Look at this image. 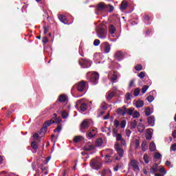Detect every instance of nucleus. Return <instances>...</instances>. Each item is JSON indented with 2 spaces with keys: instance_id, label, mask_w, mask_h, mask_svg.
<instances>
[{
  "instance_id": "8",
  "label": "nucleus",
  "mask_w": 176,
  "mask_h": 176,
  "mask_svg": "<svg viewBox=\"0 0 176 176\" xmlns=\"http://www.w3.org/2000/svg\"><path fill=\"white\" fill-rule=\"evenodd\" d=\"M79 64L82 68H90L91 62L89 59L82 58L79 60Z\"/></svg>"
},
{
  "instance_id": "11",
  "label": "nucleus",
  "mask_w": 176,
  "mask_h": 176,
  "mask_svg": "<svg viewBox=\"0 0 176 176\" xmlns=\"http://www.w3.org/2000/svg\"><path fill=\"white\" fill-rule=\"evenodd\" d=\"M99 78L100 76L98 75V73L94 72L91 75L90 82L92 83V85H97V83H98Z\"/></svg>"
},
{
  "instance_id": "46",
  "label": "nucleus",
  "mask_w": 176,
  "mask_h": 176,
  "mask_svg": "<svg viewBox=\"0 0 176 176\" xmlns=\"http://www.w3.org/2000/svg\"><path fill=\"white\" fill-rule=\"evenodd\" d=\"M140 148V140H135V148L138 149Z\"/></svg>"
},
{
  "instance_id": "37",
  "label": "nucleus",
  "mask_w": 176,
  "mask_h": 176,
  "mask_svg": "<svg viewBox=\"0 0 176 176\" xmlns=\"http://www.w3.org/2000/svg\"><path fill=\"white\" fill-rule=\"evenodd\" d=\"M153 113V111H152V109H151L150 108H146L145 109V113L146 115V116H149V115H151V113Z\"/></svg>"
},
{
  "instance_id": "55",
  "label": "nucleus",
  "mask_w": 176,
  "mask_h": 176,
  "mask_svg": "<svg viewBox=\"0 0 176 176\" xmlns=\"http://www.w3.org/2000/svg\"><path fill=\"white\" fill-rule=\"evenodd\" d=\"M138 76L140 78V79H144V78H145V74L144 72H142L139 74Z\"/></svg>"
},
{
  "instance_id": "54",
  "label": "nucleus",
  "mask_w": 176,
  "mask_h": 176,
  "mask_svg": "<svg viewBox=\"0 0 176 176\" xmlns=\"http://www.w3.org/2000/svg\"><path fill=\"white\" fill-rule=\"evenodd\" d=\"M125 134H126V137H130V135L131 134V131H130V129H126Z\"/></svg>"
},
{
  "instance_id": "47",
  "label": "nucleus",
  "mask_w": 176,
  "mask_h": 176,
  "mask_svg": "<svg viewBox=\"0 0 176 176\" xmlns=\"http://www.w3.org/2000/svg\"><path fill=\"white\" fill-rule=\"evenodd\" d=\"M129 87H135V80H131V82H129Z\"/></svg>"
},
{
  "instance_id": "42",
  "label": "nucleus",
  "mask_w": 176,
  "mask_h": 176,
  "mask_svg": "<svg viewBox=\"0 0 176 176\" xmlns=\"http://www.w3.org/2000/svg\"><path fill=\"white\" fill-rule=\"evenodd\" d=\"M131 127L132 129H135L137 127V120H134L131 123Z\"/></svg>"
},
{
  "instance_id": "20",
  "label": "nucleus",
  "mask_w": 176,
  "mask_h": 176,
  "mask_svg": "<svg viewBox=\"0 0 176 176\" xmlns=\"http://www.w3.org/2000/svg\"><path fill=\"white\" fill-rule=\"evenodd\" d=\"M147 122L149 126H155V117L153 116L148 117L147 119Z\"/></svg>"
},
{
  "instance_id": "32",
  "label": "nucleus",
  "mask_w": 176,
  "mask_h": 176,
  "mask_svg": "<svg viewBox=\"0 0 176 176\" xmlns=\"http://www.w3.org/2000/svg\"><path fill=\"white\" fill-rule=\"evenodd\" d=\"M149 149L151 152H154V151H156V144H155L154 142H151L149 145Z\"/></svg>"
},
{
  "instance_id": "62",
  "label": "nucleus",
  "mask_w": 176,
  "mask_h": 176,
  "mask_svg": "<svg viewBox=\"0 0 176 176\" xmlns=\"http://www.w3.org/2000/svg\"><path fill=\"white\" fill-rule=\"evenodd\" d=\"M33 138H34V140H38V138H39V134H38V133H34V134L33 135Z\"/></svg>"
},
{
  "instance_id": "25",
  "label": "nucleus",
  "mask_w": 176,
  "mask_h": 176,
  "mask_svg": "<svg viewBox=\"0 0 176 176\" xmlns=\"http://www.w3.org/2000/svg\"><path fill=\"white\" fill-rule=\"evenodd\" d=\"M135 105L136 108H142L144 107V101L138 100L135 102Z\"/></svg>"
},
{
  "instance_id": "58",
  "label": "nucleus",
  "mask_w": 176,
  "mask_h": 176,
  "mask_svg": "<svg viewBox=\"0 0 176 176\" xmlns=\"http://www.w3.org/2000/svg\"><path fill=\"white\" fill-rule=\"evenodd\" d=\"M126 101H129V100H131V94H126Z\"/></svg>"
},
{
  "instance_id": "28",
  "label": "nucleus",
  "mask_w": 176,
  "mask_h": 176,
  "mask_svg": "<svg viewBox=\"0 0 176 176\" xmlns=\"http://www.w3.org/2000/svg\"><path fill=\"white\" fill-rule=\"evenodd\" d=\"M109 31L110 34H115V32H116V28H115L113 25H110L109 26Z\"/></svg>"
},
{
  "instance_id": "49",
  "label": "nucleus",
  "mask_w": 176,
  "mask_h": 176,
  "mask_svg": "<svg viewBox=\"0 0 176 176\" xmlns=\"http://www.w3.org/2000/svg\"><path fill=\"white\" fill-rule=\"evenodd\" d=\"M62 117L63 119H67L68 118V113L67 111L62 112Z\"/></svg>"
},
{
  "instance_id": "64",
  "label": "nucleus",
  "mask_w": 176,
  "mask_h": 176,
  "mask_svg": "<svg viewBox=\"0 0 176 176\" xmlns=\"http://www.w3.org/2000/svg\"><path fill=\"white\" fill-rule=\"evenodd\" d=\"M47 32H49V28L45 27L44 28V34H46Z\"/></svg>"
},
{
  "instance_id": "45",
  "label": "nucleus",
  "mask_w": 176,
  "mask_h": 176,
  "mask_svg": "<svg viewBox=\"0 0 176 176\" xmlns=\"http://www.w3.org/2000/svg\"><path fill=\"white\" fill-rule=\"evenodd\" d=\"M154 157L155 159H162V154L160 153H155Z\"/></svg>"
},
{
  "instance_id": "44",
  "label": "nucleus",
  "mask_w": 176,
  "mask_h": 176,
  "mask_svg": "<svg viewBox=\"0 0 176 176\" xmlns=\"http://www.w3.org/2000/svg\"><path fill=\"white\" fill-rule=\"evenodd\" d=\"M142 149L144 152L146 151V142H143L142 144Z\"/></svg>"
},
{
  "instance_id": "52",
  "label": "nucleus",
  "mask_w": 176,
  "mask_h": 176,
  "mask_svg": "<svg viewBox=\"0 0 176 176\" xmlns=\"http://www.w3.org/2000/svg\"><path fill=\"white\" fill-rule=\"evenodd\" d=\"M135 69L136 71H141V69H142V65H138L135 67Z\"/></svg>"
},
{
  "instance_id": "63",
  "label": "nucleus",
  "mask_w": 176,
  "mask_h": 176,
  "mask_svg": "<svg viewBox=\"0 0 176 176\" xmlns=\"http://www.w3.org/2000/svg\"><path fill=\"white\" fill-rule=\"evenodd\" d=\"M43 43H47V42H49L47 37H43Z\"/></svg>"
},
{
  "instance_id": "7",
  "label": "nucleus",
  "mask_w": 176,
  "mask_h": 176,
  "mask_svg": "<svg viewBox=\"0 0 176 176\" xmlns=\"http://www.w3.org/2000/svg\"><path fill=\"white\" fill-rule=\"evenodd\" d=\"M96 34L99 39H105L107 38V31L103 28H99L96 29Z\"/></svg>"
},
{
  "instance_id": "38",
  "label": "nucleus",
  "mask_w": 176,
  "mask_h": 176,
  "mask_svg": "<svg viewBox=\"0 0 176 176\" xmlns=\"http://www.w3.org/2000/svg\"><path fill=\"white\" fill-rule=\"evenodd\" d=\"M138 131H140V133H142V131H144V130H145V126L142 124H140L138 126Z\"/></svg>"
},
{
  "instance_id": "60",
  "label": "nucleus",
  "mask_w": 176,
  "mask_h": 176,
  "mask_svg": "<svg viewBox=\"0 0 176 176\" xmlns=\"http://www.w3.org/2000/svg\"><path fill=\"white\" fill-rule=\"evenodd\" d=\"M62 127H61V126H58L55 130H54V131H57L58 133H60V131H61V130H62Z\"/></svg>"
},
{
  "instance_id": "50",
  "label": "nucleus",
  "mask_w": 176,
  "mask_h": 176,
  "mask_svg": "<svg viewBox=\"0 0 176 176\" xmlns=\"http://www.w3.org/2000/svg\"><path fill=\"white\" fill-rule=\"evenodd\" d=\"M165 165L167 166V167H169V168H173V166L171 165V162L170 161H166Z\"/></svg>"
},
{
  "instance_id": "12",
  "label": "nucleus",
  "mask_w": 176,
  "mask_h": 176,
  "mask_svg": "<svg viewBox=\"0 0 176 176\" xmlns=\"http://www.w3.org/2000/svg\"><path fill=\"white\" fill-rule=\"evenodd\" d=\"M106 6L104 3H99L96 8L95 13L96 14H101L102 12L105 10Z\"/></svg>"
},
{
  "instance_id": "48",
  "label": "nucleus",
  "mask_w": 176,
  "mask_h": 176,
  "mask_svg": "<svg viewBox=\"0 0 176 176\" xmlns=\"http://www.w3.org/2000/svg\"><path fill=\"white\" fill-rule=\"evenodd\" d=\"M153 100H155V98L153 97V96H148L147 97V101H148V102H152Z\"/></svg>"
},
{
  "instance_id": "61",
  "label": "nucleus",
  "mask_w": 176,
  "mask_h": 176,
  "mask_svg": "<svg viewBox=\"0 0 176 176\" xmlns=\"http://www.w3.org/2000/svg\"><path fill=\"white\" fill-rule=\"evenodd\" d=\"M109 12H113V9H115L113 8V6H112L111 5H109Z\"/></svg>"
},
{
  "instance_id": "29",
  "label": "nucleus",
  "mask_w": 176,
  "mask_h": 176,
  "mask_svg": "<svg viewBox=\"0 0 176 176\" xmlns=\"http://www.w3.org/2000/svg\"><path fill=\"white\" fill-rule=\"evenodd\" d=\"M113 96H115V92L112 91V92H107V94H106V98H107V100H111L112 98V97H113Z\"/></svg>"
},
{
  "instance_id": "59",
  "label": "nucleus",
  "mask_w": 176,
  "mask_h": 176,
  "mask_svg": "<svg viewBox=\"0 0 176 176\" xmlns=\"http://www.w3.org/2000/svg\"><path fill=\"white\" fill-rule=\"evenodd\" d=\"M45 172H44V174L45 175H47V174H49V172L47 171V169L46 168H43V167H41V170L42 171H45Z\"/></svg>"
},
{
  "instance_id": "22",
  "label": "nucleus",
  "mask_w": 176,
  "mask_h": 176,
  "mask_svg": "<svg viewBox=\"0 0 176 176\" xmlns=\"http://www.w3.org/2000/svg\"><path fill=\"white\" fill-rule=\"evenodd\" d=\"M58 19L61 23H63V24H71L67 21V18L64 15H59Z\"/></svg>"
},
{
  "instance_id": "34",
  "label": "nucleus",
  "mask_w": 176,
  "mask_h": 176,
  "mask_svg": "<svg viewBox=\"0 0 176 176\" xmlns=\"http://www.w3.org/2000/svg\"><path fill=\"white\" fill-rule=\"evenodd\" d=\"M140 93H141V89L136 88V89H135V90L133 91V96L135 97H138V96H140Z\"/></svg>"
},
{
  "instance_id": "26",
  "label": "nucleus",
  "mask_w": 176,
  "mask_h": 176,
  "mask_svg": "<svg viewBox=\"0 0 176 176\" xmlns=\"http://www.w3.org/2000/svg\"><path fill=\"white\" fill-rule=\"evenodd\" d=\"M97 134V131L96 129H92L89 133L88 137L89 138H93Z\"/></svg>"
},
{
  "instance_id": "43",
  "label": "nucleus",
  "mask_w": 176,
  "mask_h": 176,
  "mask_svg": "<svg viewBox=\"0 0 176 176\" xmlns=\"http://www.w3.org/2000/svg\"><path fill=\"white\" fill-rule=\"evenodd\" d=\"M126 120H122L121 122H120V127H121V129H124V127H126Z\"/></svg>"
},
{
  "instance_id": "1",
  "label": "nucleus",
  "mask_w": 176,
  "mask_h": 176,
  "mask_svg": "<svg viewBox=\"0 0 176 176\" xmlns=\"http://www.w3.org/2000/svg\"><path fill=\"white\" fill-rule=\"evenodd\" d=\"M113 137L116 138V141H120L121 142V145L119 142H116L115 144V150L118 155L116 156V160H120L123 157V155H124V151L120 146H126V140L122 138V134L119 133L118 128L113 129Z\"/></svg>"
},
{
  "instance_id": "6",
  "label": "nucleus",
  "mask_w": 176,
  "mask_h": 176,
  "mask_svg": "<svg viewBox=\"0 0 176 176\" xmlns=\"http://www.w3.org/2000/svg\"><path fill=\"white\" fill-rule=\"evenodd\" d=\"M82 101H83V100L81 99L76 102V108L77 109H79L80 108V111H81L82 112H85V111L87 109V104L86 103L82 102Z\"/></svg>"
},
{
  "instance_id": "19",
  "label": "nucleus",
  "mask_w": 176,
  "mask_h": 176,
  "mask_svg": "<svg viewBox=\"0 0 176 176\" xmlns=\"http://www.w3.org/2000/svg\"><path fill=\"white\" fill-rule=\"evenodd\" d=\"M153 133V129H147V134H146V140H152V134Z\"/></svg>"
},
{
  "instance_id": "3",
  "label": "nucleus",
  "mask_w": 176,
  "mask_h": 176,
  "mask_svg": "<svg viewBox=\"0 0 176 176\" xmlns=\"http://www.w3.org/2000/svg\"><path fill=\"white\" fill-rule=\"evenodd\" d=\"M52 118L54 119L55 120L53 121V120H50L46 121L44 123V125H43L44 127H43L41 129L42 133H45L46 131V128L49 127V126H50V124H53V123H56V124L61 123V122H63V120H61V117L57 118V114H56V113L53 114Z\"/></svg>"
},
{
  "instance_id": "53",
  "label": "nucleus",
  "mask_w": 176,
  "mask_h": 176,
  "mask_svg": "<svg viewBox=\"0 0 176 176\" xmlns=\"http://www.w3.org/2000/svg\"><path fill=\"white\" fill-rule=\"evenodd\" d=\"M170 151H172L173 152H175L176 151V143L173 144L171 146H170Z\"/></svg>"
},
{
  "instance_id": "30",
  "label": "nucleus",
  "mask_w": 176,
  "mask_h": 176,
  "mask_svg": "<svg viewBox=\"0 0 176 176\" xmlns=\"http://www.w3.org/2000/svg\"><path fill=\"white\" fill-rule=\"evenodd\" d=\"M103 140L102 138H99L96 141L95 145L96 146H101L103 144Z\"/></svg>"
},
{
  "instance_id": "18",
  "label": "nucleus",
  "mask_w": 176,
  "mask_h": 176,
  "mask_svg": "<svg viewBox=\"0 0 176 176\" xmlns=\"http://www.w3.org/2000/svg\"><path fill=\"white\" fill-rule=\"evenodd\" d=\"M126 106H123L122 108L118 109V115H121L122 116H124L126 115Z\"/></svg>"
},
{
  "instance_id": "5",
  "label": "nucleus",
  "mask_w": 176,
  "mask_h": 176,
  "mask_svg": "<svg viewBox=\"0 0 176 176\" xmlns=\"http://www.w3.org/2000/svg\"><path fill=\"white\" fill-rule=\"evenodd\" d=\"M91 124V120H84L80 126V130L82 133H86V130L90 127Z\"/></svg>"
},
{
  "instance_id": "39",
  "label": "nucleus",
  "mask_w": 176,
  "mask_h": 176,
  "mask_svg": "<svg viewBox=\"0 0 176 176\" xmlns=\"http://www.w3.org/2000/svg\"><path fill=\"white\" fill-rule=\"evenodd\" d=\"M81 140L82 136H76L73 140L74 142H80Z\"/></svg>"
},
{
  "instance_id": "24",
  "label": "nucleus",
  "mask_w": 176,
  "mask_h": 176,
  "mask_svg": "<svg viewBox=\"0 0 176 176\" xmlns=\"http://www.w3.org/2000/svg\"><path fill=\"white\" fill-rule=\"evenodd\" d=\"M84 149L85 151H93V149H94V146H93L91 144V143H87L85 147H84Z\"/></svg>"
},
{
  "instance_id": "40",
  "label": "nucleus",
  "mask_w": 176,
  "mask_h": 176,
  "mask_svg": "<svg viewBox=\"0 0 176 176\" xmlns=\"http://www.w3.org/2000/svg\"><path fill=\"white\" fill-rule=\"evenodd\" d=\"M143 160L144 161V162L148 164V163H149V157L148 155H144L143 157Z\"/></svg>"
},
{
  "instance_id": "13",
  "label": "nucleus",
  "mask_w": 176,
  "mask_h": 176,
  "mask_svg": "<svg viewBox=\"0 0 176 176\" xmlns=\"http://www.w3.org/2000/svg\"><path fill=\"white\" fill-rule=\"evenodd\" d=\"M113 153V151L111 148L103 150L102 151V155H104L106 160L109 159V157H111V155H112Z\"/></svg>"
},
{
  "instance_id": "33",
  "label": "nucleus",
  "mask_w": 176,
  "mask_h": 176,
  "mask_svg": "<svg viewBox=\"0 0 176 176\" xmlns=\"http://www.w3.org/2000/svg\"><path fill=\"white\" fill-rule=\"evenodd\" d=\"M158 171H160V173H161V174H164V175H166V174H167V170L163 166H160Z\"/></svg>"
},
{
  "instance_id": "17",
  "label": "nucleus",
  "mask_w": 176,
  "mask_h": 176,
  "mask_svg": "<svg viewBox=\"0 0 176 176\" xmlns=\"http://www.w3.org/2000/svg\"><path fill=\"white\" fill-rule=\"evenodd\" d=\"M102 176H112V172L109 168H104L102 171Z\"/></svg>"
},
{
  "instance_id": "31",
  "label": "nucleus",
  "mask_w": 176,
  "mask_h": 176,
  "mask_svg": "<svg viewBox=\"0 0 176 176\" xmlns=\"http://www.w3.org/2000/svg\"><path fill=\"white\" fill-rule=\"evenodd\" d=\"M134 108H129L126 109V115H129V116H132Z\"/></svg>"
},
{
  "instance_id": "14",
  "label": "nucleus",
  "mask_w": 176,
  "mask_h": 176,
  "mask_svg": "<svg viewBox=\"0 0 176 176\" xmlns=\"http://www.w3.org/2000/svg\"><path fill=\"white\" fill-rule=\"evenodd\" d=\"M115 58L116 60H118V61H120L124 58V54H123V52L122 51H118L116 53Z\"/></svg>"
},
{
  "instance_id": "16",
  "label": "nucleus",
  "mask_w": 176,
  "mask_h": 176,
  "mask_svg": "<svg viewBox=\"0 0 176 176\" xmlns=\"http://www.w3.org/2000/svg\"><path fill=\"white\" fill-rule=\"evenodd\" d=\"M159 171V165L157 164H155L150 168L151 174H155V173H157Z\"/></svg>"
},
{
  "instance_id": "41",
  "label": "nucleus",
  "mask_w": 176,
  "mask_h": 176,
  "mask_svg": "<svg viewBox=\"0 0 176 176\" xmlns=\"http://www.w3.org/2000/svg\"><path fill=\"white\" fill-rule=\"evenodd\" d=\"M148 89H149V86L144 85L142 88V94H145V93H146V90H148Z\"/></svg>"
},
{
  "instance_id": "36",
  "label": "nucleus",
  "mask_w": 176,
  "mask_h": 176,
  "mask_svg": "<svg viewBox=\"0 0 176 176\" xmlns=\"http://www.w3.org/2000/svg\"><path fill=\"white\" fill-rule=\"evenodd\" d=\"M107 108H108V104H107L105 102H102L101 104L100 109H102V111H107Z\"/></svg>"
},
{
  "instance_id": "35",
  "label": "nucleus",
  "mask_w": 176,
  "mask_h": 176,
  "mask_svg": "<svg viewBox=\"0 0 176 176\" xmlns=\"http://www.w3.org/2000/svg\"><path fill=\"white\" fill-rule=\"evenodd\" d=\"M132 116L133 119H138V118H140V112L137 111H133V113H132Z\"/></svg>"
},
{
  "instance_id": "4",
  "label": "nucleus",
  "mask_w": 176,
  "mask_h": 176,
  "mask_svg": "<svg viewBox=\"0 0 176 176\" xmlns=\"http://www.w3.org/2000/svg\"><path fill=\"white\" fill-rule=\"evenodd\" d=\"M90 166L94 170H98L102 166V163L101 162V160H100V158H96L93 159L90 162Z\"/></svg>"
},
{
  "instance_id": "51",
  "label": "nucleus",
  "mask_w": 176,
  "mask_h": 176,
  "mask_svg": "<svg viewBox=\"0 0 176 176\" xmlns=\"http://www.w3.org/2000/svg\"><path fill=\"white\" fill-rule=\"evenodd\" d=\"M100 43V40L98 39H95L94 41V46H98Z\"/></svg>"
},
{
  "instance_id": "57",
  "label": "nucleus",
  "mask_w": 176,
  "mask_h": 176,
  "mask_svg": "<svg viewBox=\"0 0 176 176\" xmlns=\"http://www.w3.org/2000/svg\"><path fill=\"white\" fill-rule=\"evenodd\" d=\"M119 120H114V126H116V129H118V127H119Z\"/></svg>"
},
{
  "instance_id": "15",
  "label": "nucleus",
  "mask_w": 176,
  "mask_h": 176,
  "mask_svg": "<svg viewBox=\"0 0 176 176\" xmlns=\"http://www.w3.org/2000/svg\"><path fill=\"white\" fill-rule=\"evenodd\" d=\"M108 78L113 82V83H115V81L118 79V75H116V73L115 72H110Z\"/></svg>"
},
{
  "instance_id": "10",
  "label": "nucleus",
  "mask_w": 176,
  "mask_h": 176,
  "mask_svg": "<svg viewBox=\"0 0 176 176\" xmlns=\"http://www.w3.org/2000/svg\"><path fill=\"white\" fill-rule=\"evenodd\" d=\"M129 166L131 167L135 173H140V166H138V162L132 160H131V162L129 164Z\"/></svg>"
},
{
  "instance_id": "56",
  "label": "nucleus",
  "mask_w": 176,
  "mask_h": 176,
  "mask_svg": "<svg viewBox=\"0 0 176 176\" xmlns=\"http://www.w3.org/2000/svg\"><path fill=\"white\" fill-rule=\"evenodd\" d=\"M101 131H102V133H105V131H111V128H102Z\"/></svg>"
},
{
  "instance_id": "2",
  "label": "nucleus",
  "mask_w": 176,
  "mask_h": 176,
  "mask_svg": "<svg viewBox=\"0 0 176 176\" xmlns=\"http://www.w3.org/2000/svg\"><path fill=\"white\" fill-rule=\"evenodd\" d=\"M86 83H87V82L82 80L73 86L72 89V94L73 97L78 98L85 95L86 90H87V86L86 85Z\"/></svg>"
},
{
  "instance_id": "23",
  "label": "nucleus",
  "mask_w": 176,
  "mask_h": 176,
  "mask_svg": "<svg viewBox=\"0 0 176 176\" xmlns=\"http://www.w3.org/2000/svg\"><path fill=\"white\" fill-rule=\"evenodd\" d=\"M68 98L65 95H60L58 98L59 102H67Z\"/></svg>"
},
{
  "instance_id": "9",
  "label": "nucleus",
  "mask_w": 176,
  "mask_h": 176,
  "mask_svg": "<svg viewBox=\"0 0 176 176\" xmlns=\"http://www.w3.org/2000/svg\"><path fill=\"white\" fill-rule=\"evenodd\" d=\"M100 50L103 52V53H109V52H111V45L107 42L102 43L100 45Z\"/></svg>"
},
{
  "instance_id": "21",
  "label": "nucleus",
  "mask_w": 176,
  "mask_h": 176,
  "mask_svg": "<svg viewBox=\"0 0 176 176\" xmlns=\"http://www.w3.org/2000/svg\"><path fill=\"white\" fill-rule=\"evenodd\" d=\"M128 6H129V3H127V1H123L121 3L120 10L122 12H124V10H126V9L127 8Z\"/></svg>"
},
{
  "instance_id": "27",
  "label": "nucleus",
  "mask_w": 176,
  "mask_h": 176,
  "mask_svg": "<svg viewBox=\"0 0 176 176\" xmlns=\"http://www.w3.org/2000/svg\"><path fill=\"white\" fill-rule=\"evenodd\" d=\"M31 147L34 151V153H36V149H38V143L34 141L31 143Z\"/></svg>"
}]
</instances>
